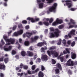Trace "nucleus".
<instances>
[{"label": "nucleus", "instance_id": "nucleus-53", "mask_svg": "<svg viewBox=\"0 0 77 77\" xmlns=\"http://www.w3.org/2000/svg\"><path fill=\"white\" fill-rule=\"evenodd\" d=\"M23 69H28V66H23Z\"/></svg>", "mask_w": 77, "mask_h": 77}, {"label": "nucleus", "instance_id": "nucleus-41", "mask_svg": "<svg viewBox=\"0 0 77 77\" xmlns=\"http://www.w3.org/2000/svg\"><path fill=\"white\" fill-rule=\"evenodd\" d=\"M24 64L23 63H21L20 65V68H23L24 67Z\"/></svg>", "mask_w": 77, "mask_h": 77}, {"label": "nucleus", "instance_id": "nucleus-45", "mask_svg": "<svg viewBox=\"0 0 77 77\" xmlns=\"http://www.w3.org/2000/svg\"><path fill=\"white\" fill-rule=\"evenodd\" d=\"M56 46H53L50 48V50H54V49H56Z\"/></svg>", "mask_w": 77, "mask_h": 77}, {"label": "nucleus", "instance_id": "nucleus-40", "mask_svg": "<svg viewBox=\"0 0 77 77\" xmlns=\"http://www.w3.org/2000/svg\"><path fill=\"white\" fill-rule=\"evenodd\" d=\"M57 24H58V23H57V22L56 20V21L52 23L53 26H56L57 25Z\"/></svg>", "mask_w": 77, "mask_h": 77}, {"label": "nucleus", "instance_id": "nucleus-61", "mask_svg": "<svg viewBox=\"0 0 77 77\" xmlns=\"http://www.w3.org/2000/svg\"><path fill=\"white\" fill-rule=\"evenodd\" d=\"M1 42L2 45H4V44H5V42H4V41H3L2 39Z\"/></svg>", "mask_w": 77, "mask_h": 77}, {"label": "nucleus", "instance_id": "nucleus-14", "mask_svg": "<svg viewBox=\"0 0 77 77\" xmlns=\"http://www.w3.org/2000/svg\"><path fill=\"white\" fill-rule=\"evenodd\" d=\"M65 50L66 51L64 50L63 51V54H67V53H68V54H69V53H70V52L69 51V49L68 48H66Z\"/></svg>", "mask_w": 77, "mask_h": 77}, {"label": "nucleus", "instance_id": "nucleus-11", "mask_svg": "<svg viewBox=\"0 0 77 77\" xmlns=\"http://www.w3.org/2000/svg\"><path fill=\"white\" fill-rule=\"evenodd\" d=\"M41 59L43 61H46L48 60V56L46 55H43L42 56Z\"/></svg>", "mask_w": 77, "mask_h": 77}, {"label": "nucleus", "instance_id": "nucleus-52", "mask_svg": "<svg viewBox=\"0 0 77 77\" xmlns=\"http://www.w3.org/2000/svg\"><path fill=\"white\" fill-rule=\"evenodd\" d=\"M64 45H65L66 44V40L65 39H63L62 41Z\"/></svg>", "mask_w": 77, "mask_h": 77}, {"label": "nucleus", "instance_id": "nucleus-33", "mask_svg": "<svg viewBox=\"0 0 77 77\" xmlns=\"http://www.w3.org/2000/svg\"><path fill=\"white\" fill-rule=\"evenodd\" d=\"M70 22L71 24H75V21L74 20H73L72 19H71L70 20Z\"/></svg>", "mask_w": 77, "mask_h": 77}, {"label": "nucleus", "instance_id": "nucleus-16", "mask_svg": "<svg viewBox=\"0 0 77 77\" xmlns=\"http://www.w3.org/2000/svg\"><path fill=\"white\" fill-rule=\"evenodd\" d=\"M56 66L57 68H59V69L61 70L62 71V66H61V65L59 63H58L56 64Z\"/></svg>", "mask_w": 77, "mask_h": 77}, {"label": "nucleus", "instance_id": "nucleus-63", "mask_svg": "<svg viewBox=\"0 0 77 77\" xmlns=\"http://www.w3.org/2000/svg\"><path fill=\"white\" fill-rule=\"evenodd\" d=\"M2 17H4L5 16V15H6V13H4L3 14H2Z\"/></svg>", "mask_w": 77, "mask_h": 77}, {"label": "nucleus", "instance_id": "nucleus-48", "mask_svg": "<svg viewBox=\"0 0 77 77\" xmlns=\"http://www.w3.org/2000/svg\"><path fill=\"white\" fill-rule=\"evenodd\" d=\"M14 36H18V35H19V34L18 33V32H15L14 33Z\"/></svg>", "mask_w": 77, "mask_h": 77}, {"label": "nucleus", "instance_id": "nucleus-59", "mask_svg": "<svg viewBox=\"0 0 77 77\" xmlns=\"http://www.w3.org/2000/svg\"><path fill=\"white\" fill-rule=\"evenodd\" d=\"M68 37H69V36H68V35H66L65 36V39H68V38H69Z\"/></svg>", "mask_w": 77, "mask_h": 77}, {"label": "nucleus", "instance_id": "nucleus-25", "mask_svg": "<svg viewBox=\"0 0 77 77\" xmlns=\"http://www.w3.org/2000/svg\"><path fill=\"white\" fill-rule=\"evenodd\" d=\"M18 27L19 29H23V26L22 24L21 23L19 24L18 26Z\"/></svg>", "mask_w": 77, "mask_h": 77}, {"label": "nucleus", "instance_id": "nucleus-22", "mask_svg": "<svg viewBox=\"0 0 77 77\" xmlns=\"http://www.w3.org/2000/svg\"><path fill=\"white\" fill-rule=\"evenodd\" d=\"M43 23L44 25L46 26H49V24L48 22L45 21L43 22Z\"/></svg>", "mask_w": 77, "mask_h": 77}, {"label": "nucleus", "instance_id": "nucleus-26", "mask_svg": "<svg viewBox=\"0 0 77 77\" xmlns=\"http://www.w3.org/2000/svg\"><path fill=\"white\" fill-rule=\"evenodd\" d=\"M71 23H68V26H69V29L70 28H73V27H74V25H71Z\"/></svg>", "mask_w": 77, "mask_h": 77}, {"label": "nucleus", "instance_id": "nucleus-23", "mask_svg": "<svg viewBox=\"0 0 77 77\" xmlns=\"http://www.w3.org/2000/svg\"><path fill=\"white\" fill-rule=\"evenodd\" d=\"M27 54H26V52L24 51H22L21 52V55L22 56L24 57Z\"/></svg>", "mask_w": 77, "mask_h": 77}, {"label": "nucleus", "instance_id": "nucleus-3", "mask_svg": "<svg viewBox=\"0 0 77 77\" xmlns=\"http://www.w3.org/2000/svg\"><path fill=\"white\" fill-rule=\"evenodd\" d=\"M75 35V30L72 29L70 33L68 34V36L69 38H71L72 36Z\"/></svg>", "mask_w": 77, "mask_h": 77}, {"label": "nucleus", "instance_id": "nucleus-28", "mask_svg": "<svg viewBox=\"0 0 77 77\" xmlns=\"http://www.w3.org/2000/svg\"><path fill=\"white\" fill-rule=\"evenodd\" d=\"M54 0H46L48 2L47 3H52L54 2Z\"/></svg>", "mask_w": 77, "mask_h": 77}, {"label": "nucleus", "instance_id": "nucleus-43", "mask_svg": "<svg viewBox=\"0 0 77 77\" xmlns=\"http://www.w3.org/2000/svg\"><path fill=\"white\" fill-rule=\"evenodd\" d=\"M53 21V19L51 18L49 19V23L50 24H51Z\"/></svg>", "mask_w": 77, "mask_h": 77}, {"label": "nucleus", "instance_id": "nucleus-60", "mask_svg": "<svg viewBox=\"0 0 77 77\" xmlns=\"http://www.w3.org/2000/svg\"><path fill=\"white\" fill-rule=\"evenodd\" d=\"M37 56V54H35L34 56V57L33 58V59L34 60H35V59H36L37 58V57L36 56Z\"/></svg>", "mask_w": 77, "mask_h": 77}, {"label": "nucleus", "instance_id": "nucleus-21", "mask_svg": "<svg viewBox=\"0 0 77 77\" xmlns=\"http://www.w3.org/2000/svg\"><path fill=\"white\" fill-rule=\"evenodd\" d=\"M50 37L51 38H54L55 37V36L54 35V34L53 32H51L50 33Z\"/></svg>", "mask_w": 77, "mask_h": 77}, {"label": "nucleus", "instance_id": "nucleus-15", "mask_svg": "<svg viewBox=\"0 0 77 77\" xmlns=\"http://www.w3.org/2000/svg\"><path fill=\"white\" fill-rule=\"evenodd\" d=\"M6 68V66L4 64H0V69H3L5 70Z\"/></svg>", "mask_w": 77, "mask_h": 77}, {"label": "nucleus", "instance_id": "nucleus-56", "mask_svg": "<svg viewBox=\"0 0 77 77\" xmlns=\"http://www.w3.org/2000/svg\"><path fill=\"white\" fill-rule=\"evenodd\" d=\"M0 77H4V74L2 73H0Z\"/></svg>", "mask_w": 77, "mask_h": 77}, {"label": "nucleus", "instance_id": "nucleus-31", "mask_svg": "<svg viewBox=\"0 0 77 77\" xmlns=\"http://www.w3.org/2000/svg\"><path fill=\"white\" fill-rule=\"evenodd\" d=\"M39 8L41 9L43 8V3H40L39 4Z\"/></svg>", "mask_w": 77, "mask_h": 77}, {"label": "nucleus", "instance_id": "nucleus-50", "mask_svg": "<svg viewBox=\"0 0 77 77\" xmlns=\"http://www.w3.org/2000/svg\"><path fill=\"white\" fill-rule=\"evenodd\" d=\"M22 23L23 24H27V21L26 20H23L22 21Z\"/></svg>", "mask_w": 77, "mask_h": 77}, {"label": "nucleus", "instance_id": "nucleus-1", "mask_svg": "<svg viewBox=\"0 0 77 77\" xmlns=\"http://www.w3.org/2000/svg\"><path fill=\"white\" fill-rule=\"evenodd\" d=\"M47 53L49 56H51V54H53L55 57H58V56H59L57 52L55 51H47Z\"/></svg>", "mask_w": 77, "mask_h": 77}, {"label": "nucleus", "instance_id": "nucleus-57", "mask_svg": "<svg viewBox=\"0 0 77 77\" xmlns=\"http://www.w3.org/2000/svg\"><path fill=\"white\" fill-rule=\"evenodd\" d=\"M50 30L51 32H53L54 31V28L53 27H50Z\"/></svg>", "mask_w": 77, "mask_h": 77}, {"label": "nucleus", "instance_id": "nucleus-10", "mask_svg": "<svg viewBox=\"0 0 77 77\" xmlns=\"http://www.w3.org/2000/svg\"><path fill=\"white\" fill-rule=\"evenodd\" d=\"M38 71H39V68H38L36 69L35 71H31L30 70L28 71V73L29 74H35V73H36L37 72H38Z\"/></svg>", "mask_w": 77, "mask_h": 77}, {"label": "nucleus", "instance_id": "nucleus-38", "mask_svg": "<svg viewBox=\"0 0 77 77\" xmlns=\"http://www.w3.org/2000/svg\"><path fill=\"white\" fill-rule=\"evenodd\" d=\"M61 42H62V40L61 39H60L58 42V43H57V45H60Z\"/></svg>", "mask_w": 77, "mask_h": 77}, {"label": "nucleus", "instance_id": "nucleus-44", "mask_svg": "<svg viewBox=\"0 0 77 77\" xmlns=\"http://www.w3.org/2000/svg\"><path fill=\"white\" fill-rule=\"evenodd\" d=\"M34 40H37L39 38V36H35L34 37Z\"/></svg>", "mask_w": 77, "mask_h": 77}, {"label": "nucleus", "instance_id": "nucleus-29", "mask_svg": "<svg viewBox=\"0 0 77 77\" xmlns=\"http://www.w3.org/2000/svg\"><path fill=\"white\" fill-rule=\"evenodd\" d=\"M18 33H19V35H21V34H23V30L20 29V31H18Z\"/></svg>", "mask_w": 77, "mask_h": 77}, {"label": "nucleus", "instance_id": "nucleus-37", "mask_svg": "<svg viewBox=\"0 0 77 77\" xmlns=\"http://www.w3.org/2000/svg\"><path fill=\"white\" fill-rule=\"evenodd\" d=\"M63 27H64V25H60L58 27L59 29H62Z\"/></svg>", "mask_w": 77, "mask_h": 77}, {"label": "nucleus", "instance_id": "nucleus-20", "mask_svg": "<svg viewBox=\"0 0 77 77\" xmlns=\"http://www.w3.org/2000/svg\"><path fill=\"white\" fill-rule=\"evenodd\" d=\"M71 57L72 59H76V54H71Z\"/></svg>", "mask_w": 77, "mask_h": 77}, {"label": "nucleus", "instance_id": "nucleus-27", "mask_svg": "<svg viewBox=\"0 0 77 77\" xmlns=\"http://www.w3.org/2000/svg\"><path fill=\"white\" fill-rule=\"evenodd\" d=\"M4 61L5 63H7L9 61V58H5L4 59Z\"/></svg>", "mask_w": 77, "mask_h": 77}, {"label": "nucleus", "instance_id": "nucleus-55", "mask_svg": "<svg viewBox=\"0 0 77 77\" xmlns=\"http://www.w3.org/2000/svg\"><path fill=\"white\" fill-rule=\"evenodd\" d=\"M35 66L34 65V66H32V70H34V69H35Z\"/></svg>", "mask_w": 77, "mask_h": 77}, {"label": "nucleus", "instance_id": "nucleus-18", "mask_svg": "<svg viewBox=\"0 0 77 77\" xmlns=\"http://www.w3.org/2000/svg\"><path fill=\"white\" fill-rule=\"evenodd\" d=\"M56 20H57V23H58V24H61V23H63V21L62 20H59V18H57Z\"/></svg>", "mask_w": 77, "mask_h": 77}, {"label": "nucleus", "instance_id": "nucleus-39", "mask_svg": "<svg viewBox=\"0 0 77 77\" xmlns=\"http://www.w3.org/2000/svg\"><path fill=\"white\" fill-rule=\"evenodd\" d=\"M7 38H8V37H7V36H4V39L7 42H8V39H8Z\"/></svg>", "mask_w": 77, "mask_h": 77}, {"label": "nucleus", "instance_id": "nucleus-42", "mask_svg": "<svg viewBox=\"0 0 77 77\" xmlns=\"http://www.w3.org/2000/svg\"><path fill=\"white\" fill-rule=\"evenodd\" d=\"M52 64H53L54 65V64H56V62L54 59H52Z\"/></svg>", "mask_w": 77, "mask_h": 77}, {"label": "nucleus", "instance_id": "nucleus-30", "mask_svg": "<svg viewBox=\"0 0 77 77\" xmlns=\"http://www.w3.org/2000/svg\"><path fill=\"white\" fill-rule=\"evenodd\" d=\"M25 45L28 46L29 45V42L28 41H26L24 42Z\"/></svg>", "mask_w": 77, "mask_h": 77}, {"label": "nucleus", "instance_id": "nucleus-6", "mask_svg": "<svg viewBox=\"0 0 77 77\" xmlns=\"http://www.w3.org/2000/svg\"><path fill=\"white\" fill-rule=\"evenodd\" d=\"M36 31H33L32 32H26V37L28 38H30L32 35H33V34H36Z\"/></svg>", "mask_w": 77, "mask_h": 77}, {"label": "nucleus", "instance_id": "nucleus-64", "mask_svg": "<svg viewBox=\"0 0 77 77\" xmlns=\"http://www.w3.org/2000/svg\"><path fill=\"white\" fill-rule=\"evenodd\" d=\"M4 6H7V2H5L4 3Z\"/></svg>", "mask_w": 77, "mask_h": 77}, {"label": "nucleus", "instance_id": "nucleus-49", "mask_svg": "<svg viewBox=\"0 0 77 77\" xmlns=\"http://www.w3.org/2000/svg\"><path fill=\"white\" fill-rule=\"evenodd\" d=\"M5 58V57L2 56V57L0 58V62H2L3 61V59Z\"/></svg>", "mask_w": 77, "mask_h": 77}, {"label": "nucleus", "instance_id": "nucleus-46", "mask_svg": "<svg viewBox=\"0 0 77 77\" xmlns=\"http://www.w3.org/2000/svg\"><path fill=\"white\" fill-rule=\"evenodd\" d=\"M25 29H26V30H29V29L30 27L29 26V25H27L26 26H25Z\"/></svg>", "mask_w": 77, "mask_h": 77}, {"label": "nucleus", "instance_id": "nucleus-47", "mask_svg": "<svg viewBox=\"0 0 77 77\" xmlns=\"http://www.w3.org/2000/svg\"><path fill=\"white\" fill-rule=\"evenodd\" d=\"M17 25H15L13 27V29H12L13 30H15V29H17Z\"/></svg>", "mask_w": 77, "mask_h": 77}, {"label": "nucleus", "instance_id": "nucleus-32", "mask_svg": "<svg viewBox=\"0 0 77 77\" xmlns=\"http://www.w3.org/2000/svg\"><path fill=\"white\" fill-rule=\"evenodd\" d=\"M67 72L70 75H72V71H71L70 69H69L68 70Z\"/></svg>", "mask_w": 77, "mask_h": 77}, {"label": "nucleus", "instance_id": "nucleus-19", "mask_svg": "<svg viewBox=\"0 0 77 77\" xmlns=\"http://www.w3.org/2000/svg\"><path fill=\"white\" fill-rule=\"evenodd\" d=\"M27 54L29 55V56H33V53L32 52H30L29 51H27Z\"/></svg>", "mask_w": 77, "mask_h": 77}, {"label": "nucleus", "instance_id": "nucleus-34", "mask_svg": "<svg viewBox=\"0 0 77 77\" xmlns=\"http://www.w3.org/2000/svg\"><path fill=\"white\" fill-rule=\"evenodd\" d=\"M41 69L42 71H44V70H45V67L43 65H41Z\"/></svg>", "mask_w": 77, "mask_h": 77}, {"label": "nucleus", "instance_id": "nucleus-4", "mask_svg": "<svg viewBox=\"0 0 77 77\" xmlns=\"http://www.w3.org/2000/svg\"><path fill=\"white\" fill-rule=\"evenodd\" d=\"M57 6V4L56 3H54L53 4V5L51 7V8H50L49 9V12H55L56 8Z\"/></svg>", "mask_w": 77, "mask_h": 77}, {"label": "nucleus", "instance_id": "nucleus-24", "mask_svg": "<svg viewBox=\"0 0 77 77\" xmlns=\"http://www.w3.org/2000/svg\"><path fill=\"white\" fill-rule=\"evenodd\" d=\"M55 72L56 74H58L59 72H60V71L59 69L58 68H56L55 69Z\"/></svg>", "mask_w": 77, "mask_h": 77}, {"label": "nucleus", "instance_id": "nucleus-5", "mask_svg": "<svg viewBox=\"0 0 77 77\" xmlns=\"http://www.w3.org/2000/svg\"><path fill=\"white\" fill-rule=\"evenodd\" d=\"M66 4L67 6H68L69 8H70L71 7H72V1L71 0H67L65 1Z\"/></svg>", "mask_w": 77, "mask_h": 77}, {"label": "nucleus", "instance_id": "nucleus-7", "mask_svg": "<svg viewBox=\"0 0 77 77\" xmlns=\"http://www.w3.org/2000/svg\"><path fill=\"white\" fill-rule=\"evenodd\" d=\"M27 20H28V21H31V23H35V21H37L39 20V18H35V20L33 19V18H31L30 17H28L27 18Z\"/></svg>", "mask_w": 77, "mask_h": 77}, {"label": "nucleus", "instance_id": "nucleus-17", "mask_svg": "<svg viewBox=\"0 0 77 77\" xmlns=\"http://www.w3.org/2000/svg\"><path fill=\"white\" fill-rule=\"evenodd\" d=\"M38 77H43L44 76V73L41 71H40L38 74Z\"/></svg>", "mask_w": 77, "mask_h": 77}, {"label": "nucleus", "instance_id": "nucleus-13", "mask_svg": "<svg viewBox=\"0 0 77 77\" xmlns=\"http://www.w3.org/2000/svg\"><path fill=\"white\" fill-rule=\"evenodd\" d=\"M12 49V47L11 46H9L8 48H5V46L4 47V50L6 51H11Z\"/></svg>", "mask_w": 77, "mask_h": 77}, {"label": "nucleus", "instance_id": "nucleus-35", "mask_svg": "<svg viewBox=\"0 0 77 77\" xmlns=\"http://www.w3.org/2000/svg\"><path fill=\"white\" fill-rule=\"evenodd\" d=\"M63 57H58V58H60V61L61 62H63V60L64 59L63 58Z\"/></svg>", "mask_w": 77, "mask_h": 77}, {"label": "nucleus", "instance_id": "nucleus-8", "mask_svg": "<svg viewBox=\"0 0 77 77\" xmlns=\"http://www.w3.org/2000/svg\"><path fill=\"white\" fill-rule=\"evenodd\" d=\"M73 61L71 60V59H69L66 63V66H73Z\"/></svg>", "mask_w": 77, "mask_h": 77}, {"label": "nucleus", "instance_id": "nucleus-54", "mask_svg": "<svg viewBox=\"0 0 77 77\" xmlns=\"http://www.w3.org/2000/svg\"><path fill=\"white\" fill-rule=\"evenodd\" d=\"M73 65H76L77 64V61H75L74 62L73 61Z\"/></svg>", "mask_w": 77, "mask_h": 77}, {"label": "nucleus", "instance_id": "nucleus-58", "mask_svg": "<svg viewBox=\"0 0 77 77\" xmlns=\"http://www.w3.org/2000/svg\"><path fill=\"white\" fill-rule=\"evenodd\" d=\"M38 24H39V25L42 26V25H43V23L41 21H40L38 23Z\"/></svg>", "mask_w": 77, "mask_h": 77}, {"label": "nucleus", "instance_id": "nucleus-62", "mask_svg": "<svg viewBox=\"0 0 77 77\" xmlns=\"http://www.w3.org/2000/svg\"><path fill=\"white\" fill-rule=\"evenodd\" d=\"M67 44L68 45H70L71 44V41L69 40L67 41Z\"/></svg>", "mask_w": 77, "mask_h": 77}, {"label": "nucleus", "instance_id": "nucleus-2", "mask_svg": "<svg viewBox=\"0 0 77 77\" xmlns=\"http://www.w3.org/2000/svg\"><path fill=\"white\" fill-rule=\"evenodd\" d=\"M7 41L8 43H7L5 44L6 45H10L11 44H14V43H15V39L10 38L9 39H7Z\"/></svg>", "mask_w": 77, "mask_h": 77}, {"label": "nucleus", "instance_id": "nucleus-36", "mask_svg": "<svg viewBox=\"0 0 77 77\" xmlns=\"http://www.w3.org/2000/svg\"><path fill=\"white\" fill-rule=\"evenodd\" d=\"M75 45V41H73L71 43V47H74Z\"/></svg>", "mask_w": 77, "mask_h": 77}, {"label": "nucleus", "instance_id": "nucleus-9", "mask_svg": "<svg viewBox=\"0 0 77 77\" xmlns=\"http://www.w3.org/2000/svg\"><path fill=\"white\" fill-rule=\"evenodd\" d=\"M55 30L56 31L54 32L55 37H58L59 36V33L60 32V31L58 29H55Z\"/></svg>", "mask_w": 77, "mask_h": 77}, {"label": "nucleus", "instance_id": "nucleus-51", "mask_svg": "<svg viewBox=\"0 0 77 77\" xmlns=\"http://www.w3.org/2000/svg\"><path fill=\"white\" fill-rule=\"evenodd\" d=\"M12 54H16V51L14 50H13L12 51Z\"/></svg>", "mask_w": 77, "mask_h": 77}, {"label": "nucleus", "instance_id": "nucleus-12", "mask_svg": "<svg viewBox=\"0 0 77 77\" xmlns=\"http://www.w3.org/2000/svg\"><path fill=\"white\" fill-rule=\"evenodd\" d=\"M47 45V43L46 42L44 41L43 42H39L38 43L37 46L38 47H42L44 45Z\"/></svg>", "mask_w": 77, "mask_h": 77}]
</instances>
